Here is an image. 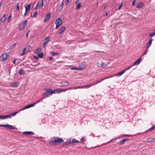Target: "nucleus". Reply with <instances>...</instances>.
I'll return each mask as SVG.
<instances>
[{
  "label": "nucleus",
  "instance_id": "9",
  "mask_svg": "<svg viewBox=\"0 0 155 155\" xmlns=\"http://www.w3.org/2000/svg\"><path fill=\"white\" fill-rule=\"evenodd\" d=\"M56 93L59 94L60 93L62 92L63 91H66V90H64V89L62 88H59L58 89H55Z\"/></svg>",
  "mask_w": 155,
  "mask_h": 155
},
{
  "label": "nucleus",
  "instance_id": "52",
  "mask_svg": "<svg viewBox=\"0 0 155 155\" xmlns=\"http://www.w3.org/2000/svg\"><path fill=\"white\" fill-rule=\"evenodd\" d=\"M38 13L37 12H35L33 14V16L35 17L37 15Z\"/></svg>",
  "mask_w": 155,
  "mask_h": 155
},
{
  "label": "nucleus",
  "instance_id": "25",
  "mask_svg": "<svg viewBox=\"0 0 155 155\" xmlns=\"http://www.w3.org/2000/svg\"><path fill=\"white\" fill-rule=\"evenodd\" d=\"M5 15L4 14L3 15V16L1 18V21L2 22H4L6 19V17L5 16Z\"/></svg>",
  "mask_w": 155,
  "mask_h": 155
},
{
  "label": "nucleus",
  "instance_id": "44",
  "mask_svg": "<svg viewBox=\"0 0 155 155\" xmlns=\"http://www.w3.org/2000/svg\"><path fill=\"white\" fill-rule=\"evenodd\" d=\"M52 55L54 56L55 55L58 54H59V53L58 52H52Z\"/></svg>",
  "mask_w": 155,
  "mask_h": 155
},
{
  "label": "nucleus",
  "instance_id": "12",
  "mask_svg": "<svg viewBox=\"0 0 155 155\" xmlns=\"http://www.w3.org/2000/svg\"><path fill=\"white\" fill-rule=\"evenodd\" d=\"M69 141L70 143H80V142L79 141L75 139H70Z\"/></svg>",
  "mask_w": 155,
  "mask_h": 155
},
{
  "label": "nucleus",
  "instance_id": "57",
  "mask_svg": "<svg viewBox=\"0 0 155 155\" xmlns=\"http://www.w3.org/2000/svg\"><path fill=\"white\" fill-rule=\"evenodd\" d=\"M123 136H124V137L127 136V137H130V135H128L127 134H125V135H123Z\"/></svg>",
  "mask_w": 155,
  "mask_h": 155
},
{
  "label": "nucleus",
  "instance_id": "31",
  "mask_svg": "<svg viewBox=\"0 0 155 155\" xmlns=\"http://www.w3.org/2000/svg\"><path fill=\"white\" fill-rule=\"evenodd\" d=\"M18 73L21 75L24 74V70L22 69L20 70L19 71Z\"/></svg>",
  "mask_w": 155,
  "mask_h": 155
},
{
  "label": "nucleus",
  "instance_id": "47",
  "mask_svg": "<svg viewBox=\"0 0 155 155\" xmlns=\"http://www.w3.org/2000/svg\"><path fill=\"white\" fill-rule=\"evenodd\" d=\"M72 89H74V87H69L67 89H64V90H66V91H67L68 90H71Z\"/></svg>",
  "mask_w": 155,
  "mask_h": 155
},
{
  "label": "nucleus",
  "instance_id": "7",
  "mask_svg": "<svg viewBox=\"0 0 155 155\" xmlns=\"http://www.w3.org/2000/svg\"><path fill=\"white\" fill-rule=\"evenodd\" d=\"M49 41V37H47L45 39L44 42L43 44V47H45L46 46V45L48 42Z\"/></svg>",
  "mask_w": 155,
  "mask_h": 155
},
{
  "label": "nucleus",
  "instance_id": "18",
  "mask_svg": "<svg viewBox=\"0 0 155 155\" xmlns=\"http://www.w3.org/2000/svg\"><path fill=\"white\" fill-rule=\"evenodd\" d=\"M104 80V79H101V80L98 79L95 82L93 83V85L94 84H97L101 82L102 81Z\"/></svg>",
  "mask_w": 155,
  "mask_h": 155
},
{
  "label": "nucleus",
  "instance_id": "49",
  "mask_svg": "<svg viewBox=\"0 0 155 155\" xmlns=\"http://www.w3.org/2000/svg\"><path fill=\"white\" fill-rule=\"evenodd\" d=\"M71 143H70V141H67L66 142H65V143H64V144L65 145H68L69 144Z\"/></svg>",
  "mask_w": 155,
  "mask_h": 155
},
{
  "label": "nucleus",
  "instance_id": "41",
  "mask_svg": "<svg viewBox=\"0 0 155 155\" xmlns=\"http://www.w3.org/2000/svg\"><path fill=\"white\" fill-rule=\"evenodd\" d=\"M124 3H121L120 5L119 6V8H118V10H120L121 9V7L123 6V5Z\"/></svg>",
  "mask_w": 155,
  "mask_h": 155
},
{
  "label": "nucleus",
  "instance_id": "59",
  "mask_svg": "<svg viewBox=\"0 0 155 155\" xmlns=\"http://www.w3.org/2000/svg\"><path fill=\"white\" fill-rule=\"evenodd\" d=\"M49 58L50 60H51L53 59V58L52 57H50Z\"/></svg>",
  "mask_w": 155,
  "mask_h": 155
},
{
  "label": "nucleus",
  "instance_id": "15",
  "mask_svg": "<svg viewBox=\"0 0 155 155\" xmlns=\"http://www.w3.org/2000/svg\"><path fill=\"white\" fill-rule=\"evenodd\" d=\"M65 26L62 27L61 29L59 31L58 33V34L60 35L65 30Z\"/></svg>",
  "mask_w": 155,
  "mask_h": 155
},
{
  "label": "nucleus",
  "instance_id": "22",
  "mask_svg": "<svg viewBox=\"0 0 155 155\" xmlns=\"http://www.w3.org/2000/svg\"><path fill=\"white\" fill-rule=\"evenodd\" d=\"M128 140V138L125 139H123L122 140L120 141L119 142V144L120 145H121V144H122L123 143H124V142L127 141Z\"/></svg>",
  "mask_w": 155,
  "mask_h": 155
},
{
  "label": "nucleus",
  "instance_id": "42",
  "mask_svg": "<svg viewBox=\"0 0 155 155\" xmlns=\"http://www.w3.org/2000/svg\"><path fill=\"white\" fill-rule=\"evenodd\" d=\"M81 87H80V86H76L75 87H74V89H77L81 88Z\"/></svg>",
  "mask_w": 155,
  "mask_h": 155
},
{
  "label": "nucleus",
  "instance_id": "64",
  "mask_svg": "<svg viewBox=\"0 0 155 155\" xmlns=\"http://www.w3.org/2000/svg\"><path fill=\"white\" fill-rule=\"evenodd\" d=\"M4 125H0V127H4Z\"/></svg>",
  "mask_w": 155,
  "mask_h": 155
},
{
  "label": "nucleus",
  "instance_id": "27",
  "mask_svg": "<svg viewBox=\"0 0 155 155\" xmlns=\"http://www.w3.org/2000/svg\"><path fill=\"white\" fill-rule=\"evenodd\" d=\"M147 141L148 142H155V138H149L147 140Z\"/></svg>",
  "mask_w": 155,
  "mask_h": 155
},
{
  "label": "nucleus",
  "instance_id": "4",
  "mask_svg": "<svg viewBox=\"0 0 155 155\" xmlns=\"http://www.w3.org/2000/svg\"><path fill=\"white\" fill-rule=\"evenodd\" d=\"M29 51V46H26L23 50L21 52L20 55L22 56L25 54L26 52H28Z\"/></svg>",
  "mask_w": 155,
  "mask_h": 155
},
{
  "label": "nucleus",
  "instance_id": "2",
  "mask_svg": "<svg viewBox=\"0 0 155 155\" xmlns=\"http://www.w3.org/2000/svg\"><path fill=\"white\" fill-rule=\"evenodd\" d=\"M55 24L56 25V27L55 29H57L62 24V22L61 18H60L56 19Z\"/></svg>",
  "mask_w": 155,
  "mask_h": 155
},
{
  "label": "nucleus",
  "instance_id": "21",
  "mask_svg": "<svg viewBox=\"0 0 155 155\" xmlns=\"http://www.w3.org/2000/svg\"><path fill=\"white\" fill-rule=\"evenodd\" d=\"M49 91H50L51 95H52L53 94L56 93L55 89L53 90L51 89H49Z\"/></svg>",
  "mask_w": 155,
  "mask_h": 155
},
{
  "label": "nucleus",
  "instance_id": "10",
  "mask_svg": "<svg viewBox=\"0 0 155 155\" xmlns=\"http://www.w3.org/2000/svg\"><path fill=\"white\" fill-rule=\"evenodd\" d=\"M153 39H151L150 40L148 43L146 45V48L147 49H148L149 48L151 45Z\"/></svg>",
  "mask_w": 155,
  "mask_h": 155
},
{
  "label": "nucleus",
  "instance_id": "37",
  "mask_svg": "<svg viewBox=\"0 0 155 155\" xmlns=\"http://www.w3.org/2000/svg\"><path fill=\"white\" fill-rule=\"evenodd\" d=\"M44 98V97H41L40 99H38L37 101H36V103H38L39 102L42 101L43 100Z\"/></svg>",
  "mask_w": 155,
  "mask_h": 155
},
{
  "label": "nucleus",
  "instance_id": "50",
  "mask_svg": "<svg viewBox=\"0 0 155 155\" xmlns=\"http://www.w3.org/2000/svg\"><path fill=\"white\" fill-rule=\"evenodd\" d=\"M155 128V125L151 127L150 128L149 130H152Z\"/></svg>",
  "mask_w": 155,
  "mask_h": 155
},
{
  "label": "nucleus",
  "instance_id": "63",
  "mask_svg": "<svg viewBox=\"0 0 155 155\" xmlns=\"http://www.w3.org/2000/svg\"><path fill=\"white\" fill-rule=\"evenodd\" d=\"M34 58H35L36 59H37L38 58V57L36 56H34Z\"/></svg>",
  "mask_w": 155,
  "mask_h": 155
},
{
  "label": "nucleus",
  "instance_id": "5",
  "mask_svg": "<svg viewBox=\"0 0 155 155\" xmlns=\"http://www.w3.org/2000/svg\"><path fill=\"white\" fill-rule=\"evenodd\" d=\"M46 92L44 93L43 94V95L44 97V98H45L47 97H48L50 95V92L49 91V89H46Z\"/></svg>",
  "mask_w": 155,
  "mask_h": 155
},
{
  "label": "nucleus",
  "instance_id": "6",
  "mask_svg": "<svg viewBox=\"0 0 155 155\" xmlns=\"http://www.w3.org/2000/svg\"><path fill=\"white\" fill-rule=\"evenodd\" d=\"M8 118H11V117H10V115H1L0 116V119H7Z\"/></svg>",
  "mask_w": 155,
  "mask_h": 155
},
{
  "label": "nucleus",
  "instance_id": "61",
  "mask_svg": "<svg viewBox=\"0 0 155 155\" xmlns=\"http://www.w3.org/2000/svg\"><path fill=\"white\" fill-rule=\"evenodd\" d=\"M16 59H15V60H14L13 61V63L14 64H15V61H16Z\"/></svg>",
  "mask_w": 155,
  "mask_h": 155
},
{
  "label": "nucleus",
  "instance_id": "13",
  "mask_svg": "<svg viewBox=\"0 0 155 155\" xmlns=\"http://www.w3.org/2000/svg\"><path fill=\"white\" fill-rule=\"evenodd\" d=\"M4 127H7L8 129L10 130H13L15 129L14 127L12 126L9 124L4 125Z\"/></svg>",
  "mask_w": 155,
  "mask_h": 155
},
{
  "label": "nucleus",
  "instance_id": "28",
  "mask_svg": "<svg viewBox=\"0 0 155 155\" xmlns=\"http://www.w3.org/2000/svg\"><path fill=\"white\" fill-rule=\"evenodd\" d=\"M107 65L105 64L104 62H101V63L100 66L99 65H98V66H99V67H105L107 66Z\"/></svg>",
  "mask_w": 155,
  "mask_h": 155
},
{
  "label": "nucleus",
  "instance_id": "54",
  "mask_svg": "<svg viewBox=\"0 0 155 155\" xmlns=\"http://www.w3.org/2000/svg\"><path fill=\"white\" fill-rule=\"evenodd\" d=\"M14 48V47H13V46H12V45H11L9 47V48L10 49H13V48Z\"/></svg>",
  "mask_w": 155,
  "mask_h": 155
},
{
  "label": "nucleus",
  "instance_id": "48",
  "mask_svg": "<svg viewBox=\"0 0 155 155\" xmlns=\"http://www.w3.org/2000/svg\"><path fill=\"white\" fill-rule=\"evenodd\" d=\"M18 4H19V3H18L17 4V5L16 6V10L17 11H18L19 9V6L18 5Z\"/></svg>",
  "mask_w": 155,
  "mask_h": 155
},
{
  "label": "nucleus",
  "instance_id": "58",
  "mask_svg": "<svg viewBox=\"0 0 155 155\" xmlns=\"http://www.w3.org/2000/svg\"><path fill=\"white\" fill-rule=\"evenodd\" d=\"M136 2V1L135 0H134L133 2L132 5H134L135 4V3Z\"/></svg>",
  "mask_w": 155,
  "mask_h": 155
},
{
  "label": "nucleus",
  "instance_id": "40",
  "mask_svg": "<svg viewBox=\"0 0 155 155\" xmlns=\"http://www.w3.org/2000/svg\"><path fill=\"white\" fill-rule=\"evenodd\" d=\"M23 135H29V131H25L23 133Z\"/></svg>",
  "mask_w": 155,
  "mask_h": 155
},
{
  "label": "nucleus",
  "instance_id": "14",
  "mask_svg": "<svg viewBox=\"0 0 155 155\" xmlns=\"http://www.w3.org/2000/svg\"><path fill=\"white\" fill-rule=\"evenodd\" d=\"M81 65H80V67L78 68H77L76 67H72L71 68V70H81L83 68L81 67Z\"/></svg>",
  "mask_w": 155,
  "mask_h": 155
},
{
  "label": "nucleus",
  "instance_id": "24",
  "mask_svg": "<svg viewBox=\"0 0 155 155\" xmlns=\"http://www.w3.org/2000/svg\"><path fill=\"white\" fill-rule=\"evenodd\" d=\"M41 51V49L40 48H38L35 51V53L38 54L40 53Z\"/></svg>",
  "mask_w": 155,
  "mask_h": 155
},
{
  "label": "nucleus",
  "instance_id": "53",
  "mask_svg": "<svg viewBox=\"0 0 155 155\" xmlns=\"http://www.w3.org/2000/svg\"><path fill=\"white\" fill-rule=\"evenodd\" d=\"M69 3V0H66L65 2L66 5H67Z\"/></svg>",
  "mask_w": 155,
  "mask_h": 155
},
{
  "label": "nucleus",
  "instance_id": "8",
  "mask_svg": "<svg viewBox=\"0 0 155 155\" xmlns=\"http://www.w3.org/2000/svg\"><path fill=\"white\" fill-rule=\"evenodd\" d=\"M51 15L50 13H48V14L46 15L45 17L44 21V22L47 21L49 19Z\"/></svg>",
  "mask_w": 155,
  "mask_h": 155
},
{
  "label": "nucleus",
  "instance_id": "1",
  "mask_svg": "<svg viewBox=\"0 0 155 155\" xmlns=\"http://www.w3.org/2000/svg\"><path fill=\"white\" fill-rule=\"evenodd\" d=\"M51 140L49 141V143L52 144L64 142V140L61 138L57 137H52L51 138Z\"/></svg>",
  "mask_w": 155,
  "mask_h": 155
},
{
  "label": "nucleus",
  "instance_id": "16",
  "mask_svg": "<svg viewBox=\"0 0 155 155\" xmlns=\"http://www.w3.org/2000/svg\"><path fill=\"white\" fill-rule=\"evenodd\" d=\"M125 72V71L123 70V71H122L120 72L119 73H118L116 75H114V76H117V77H119L122 75L123 74H124Z\"/></svg>",
  "mask_w": 155,
  "mask_h": 155
},
{
  "label": "nucleus",
  "instance_id": "39",
  "mask_svg": "<svg viewBox=\"0 0 155 155\" xmlns=\"http://www.w3.org/2000/svg\"><path fill=\"white\" fill-rule=\"evenodd\" d=\"M11 15H10L7 18V20H8V22H9L10 20L11 19Z\"/></svg>",
  "mask_w": 155,
  "mask_h": 155
},
{
  "label": "nucleus",
  "instance_id": "51",
  "mask_svg": "<svg viewBox=\"0 0 155 155\" xmlns=\"http://www.w3.org/2000/svg\"><path fill=\"white\" fill-rule=\"evenodd\" d=\"M39 1H38V3L36 5V6L35 7V9H37L38 7V5H39Z\"/></svg>",
  "mask_w": 155,
  "mask_h": 155
},
{
  "label": "nucleus",
  "instance_id": "33",
  "mask_svg": "<svg viewBox=\"0 0 155 155\" xmlns=\"http://www.w3.org/2000/svg\"><path fill=\"white\" fill-rule=\"evenodd\" d=\"M18 85V83L15 82L11 84V86L12 87H16Z\"/></svg>",
  "mask_w": 155,
  "mask_h": 155
},
{
  "label": "nucleus",
  "instance_id": "45",
  "mask_svg": "<svg viewBox=\"0 0 155 155\" xmlns=\"http://www.w3.org/2000/svg\"><path fill=\"white\" fill-rule=\"evenodd\" d=\"M114 76V75H112V76H110L109 77H106V78H104V79H104V80H105V79H108V78H112V77H113Z\"/></svg>",
  "mask_w": 155,
  "mask_h": 155
},
{
  "label": "nucleus",
  "instance_id": "3",
  "mask_svg": "<svg viewBox=\"0 0 155 155\" xmlns=\"http://www.w3.org/2000/svg\"><path fill=\"white\" fill-rule=\"evenodd\" d=\"M8 58L9 55L7 54V53H5L0 57V61H4Z\"/></svg>",
  "mask_w": 155,
  "mask_h": 155
},
{
  "label": "nucleus",
  "instance_id": "11",
  "mask_svg": "<svg viewBox=\"0 0 155 155\" xmlns=\"http://www.w3.org/2000/svg\"><path fill=\"white\" fill-rule=\"evenodd\" d=\"M142 59L141 58L139 59L137 61L135 62L134 64L132 65V66H134L136 65H138L140 64Z\"/></svg>",
  "mask_w": 155,
  "mask_h": 155
},
{
  "label": "nucleus",
  "instance_id": "56",
  "mask_svg": "<svg viewBox=\"0 0 155 155\" xmlns=\"http://www.w3.org/2000/svg\"><path fill=\"white\" fill-rule=\"evenodd\" d=\"M34 133L30 131V135H33L34 134Z\"/></svg>",
  "mask_w": 155,
  "mask_h": 155
},
{
  "label": "nucleus",
  "instance_id": "17",
  "mask_svg": "<svg viewBox=\"0 0 155 155\" xmlns=\"http://www.w3.org/2000/svg\"><path fill=\"white\" fill-rule=\"evenodd\" d=\"M25 13L24 14V15L25 16L27 13V12L29 10V4L27 5L26 6H25Z\"/></svg>",
  "mask_w": 155,
  "mask_h": 155
},
{
  "label": "nucleus",
  "instance_id": "43",
  "mask_svg": "<svg viewBox=\"0 0 155 155\" xmlns=\"http://www.w3.org/2000/svg\"><path fill=\"white\" fill-rule=\"evenodd\" d=\"M36 104H37V103H36V102L35 103H34L32 104H30V107L34 106Z\"/></svg>",
  "mask_w": 155,
  "mask_h": 155
},
{
  "label": "nucleus",
  "instance_id": "19",
  "mask_svg": "<svg viewBox=\"0 0 155 155\" xmlns=\"http://www.w3.org/2000/svg\"><path fill=\"white\" fill-rule=\"evenodd\" d=\"M143 4L142 3H139L136 6V7L137 8H141L143 6Z\"/></svg>",
  "mask_w": 155,
  "mask_h": 155
},
{
  "label": "nucleus",
  "instance_id": "55",
  "mask_svg": "<svg viewBox=\"0 0 155 155\" xmlns=\"http://www.w3.org/2000/svg\"><path fill=\"white\" fill-rule=\"evenodd\" d=\"M64 5V2L63 1L62 2V3H61V4H60V6L61 7H62Z\"/></svg>",
  "mask_w": 155,
  "mask_h": 155
},
{
  "label": "nucleus",
  "instance_id": "29",
  "mask_svg": "<svg viewBox=\"0 0 155 155\" xmlns=\"http://www.w3.org/2000/svg\"><path fill=\"white\" fill-rule=\"evenodd\" d=\"M20 111H19V110L18 111H16V112H14L13 113H12L11 114H9V115H10V117H11V116L14 117V116H15Z\"/></svg>",
  "mask_w": 155,
  "mask_h": 155
},
{
  "label": "nucleus",
  "instance_id": "26",
  "mask_svg": "<svg viewBox=\"0 0 155 155\" xmlns=\"http://www.w3.org/2000/svg\"><path fill=\"white\" fill-rule=\"evenodd\" d=\"M81 3H80L76 5V9L77 10L79 9L81 7Z\"/></svg>",
  "mask_w": 155,
  "mask_h": 155
},
{
  "label": "nucleus",
  "instance_id": "35",
  "mask_svg": "<svg viewBox=\"0 0 155 155\" xmlns=\"http://www.w3.org/2000/svg\"><path fill=\"white\" fill-rule=\"evenodd\" d=\"M38 56L40 58H42L43 56V54L42 52L38 54Z\"/></svg>",
  "mask_w": 155,
  "mask_h": 155
},
{
  "label": "nucleus",
  "instance_id": "32",
  "mask_svg": "<svg viewBox=\"0 0 155 155\" xmlns=\"http://www.w3.org/2000/svg\"><path fill=\"white\" fill-rule=\"evenodd\" d=\"M18 27L20 30H21L24 28V26H23L21 24H20Z\"/></svg>",
  "mask_w": 155,
  "mask_h": 155
},
{
  "label": "nucleus",
  "instance_id": "23",
  "mask_svg": "<svg viewBox=\"0 0 155 155\" xmlns=\"http://www.w3.org/2000/svg\"><path fill=\"white\" fill-rule=\"evenodd\" d=\"M29 108V104H28L26 106L22 108H21V110H19V111H21L24 110L25 109Z\"/></svg>",
  "mask_w": 155,
  "mask_h": 155
},
{
  "label": "nucleus",
  "instance_id": "38",
  "mask_svg": "<svg viewBox=\"0 0 155 155\" xmlns=\"http://www.w3.org/2000/svg\"><path fill=\"white\" fill-rule=\"evenodd\" d=\"M148 49L147 48V49L144 51V53L142 56H143V55L146 54L148 52Z\"/></svg>",
  "mask_w": 155,
  "mask_h": 155
},
{
  "label": "nucleus",
  "instance_id": "60",
  "mask_svg": "<svg viewBox=\"0 0 155 155\" xmlns=\"http://www.w3.org/2000/svg\"><path fill=\"white\" fill-rule=\"evenodd\" d=\"M79 1V0H76L74 2V3L76 4V3H78Z\"/></svg>",
  "mask_w": 155,
  "mask_h": 155
},
{
  "label": "nucleus",
  "instance_id": "30",
  "mask_svg": "<svg viewBox=\"0 0 155 155\" xmlns=\"http://www.w3.org/2000/svg\"><path fill=\"white\" fill-rule=\"evenodd\" d=\"M27 21H24L21 23L25 27L27 24Z\"/></svg>",
  "mask_w": 155,
  "mask_h": 155
},
{
  "label": "nucleus",
  "instance_id": "36",
  "mask_svg": "<svg viewBox=\"0 0 155 155\" xmlns=\"http://www.w3.org/2000/svg\"><path fill=\"white\" fill-rule=\"evenodd\" d=\"M86 140V139H85L84 137H82V138L81 139V142L84 143V142Z\"/></svg>",
  "mask_w": 155,
  "mask_h": 155
},
{
  "label": "nucleus",
  "instance_id": "62",
  "mask_svg": "<svg viewBox=\"0 0 155 155\" xmlns=\"http://www.w3.org/2000/svg\"><path fill=\"white\" fill-rule=\"evenodd\" d=\"M29 33V31H28V32H27V33L26 34V36L27 37H28V33Z\"/></svg>",
  "mask_w": 155,
  "mask_h": 155
},
{
  "label": "nucleus",
  "instance_id": "46",
  "mask_svg": "<svg viewBox=\"0 0 155 155\" xmlns=\"http://www.w3.org/2000/svg\"><path fill=\"white\" fill-rule=\"evenodd\" d=\"M133 67V66H132V65H131L130 67H129L128 68H127V69H126L124 70V71H125V72L127 70H129L131 68H132V67Z\"/></svg>",
  "mask_w": 155,
  "mask_h": 155
},
{
  "label": "nucleus",
  "instance_id": "34",
  "mask_svg": "<svg viewBox=\"0 0 155 155\" xmlns=\"http://www.w3.org/2000/svg\"><path fill=\"white\" fill-rule=\"evenodd\" d=\"M43 1H44V0H42L41 1V3L39 4V8H41L43 6H44Z\"/></svg>",
  "mask_w": 155,
  "mask_h": 155
},
{
  "label": "nucleus",
  "instance_id": "20",
  "mask_svg": "<svg viewBox=\"0 0 155 155\" xmlns=\"http://www.w3.org/2000/svg\"><path fill=\"white\" fill-rule=\"evenodd\" d=\"M93 85H93V83H92L89 85L82 86V87H81V88H89V87H91V86H93Z\"/></svg>",
  "mask_w": 155,
  "mask_h": 155
}]
</instances>
